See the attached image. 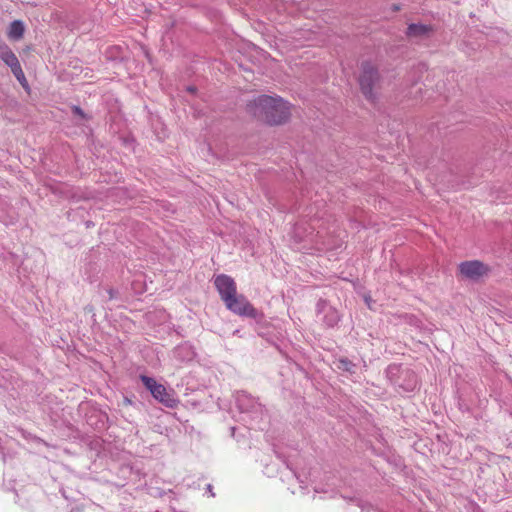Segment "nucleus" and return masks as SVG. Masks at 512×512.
Instances as JSON below:
<instances>
[{"label": "nucleus", "mask_w": 512, "mask_h": 512, "mask_svg": "<svg viewBox=\"0 0 512 512\" xmlns=\"http://www.w3.org/2000/svg\"><path fill=\"white\" fill-rule=\"evenodd\" d=\"M246 110L264 125L279 127L291 121L295 106L279 95L261 94L247 103Z\"/></svg>", "instance_id": "obj_1"}, {"label": "nucleus", "mask_w": 512, "mask_h": 512, "mask_svg": "<svg viewBox=\"0 0 512 512\" xmlns=\"http://www.w3.org/2000/svg\"><path fill=\"white\" fill-rule=\"evenodd\" d=\"M382 76L378 67L371 62L361 64L358 84L363 97L370 103H376L380 97Z\"/></svg>", "instance_id": "obj_2"}, {"label": "nucleus", "mask_w": 512, "mask_h": 512, "mask_svg": "<svg viewBox=\"0 0 512 512\" xmlns=\"http://www.w3.org/2000/svg\"><path fill=\"white\" fill-rule=\"evenodd\" d=\"M224 305L230 312L241 317L256 319L261 316V313L254 307L247 297L243 294H239L238 292L224 303Z\"/></svg>", "instance_id": "obj_3"}, {"label": "nucleus", "mask_w": 512, "mask_h": 512, "mask_svg": "<svg viewBox=\"0 0 512 512\" xmlns=\"http://www.w3.org/2000/svg\"><path fill=\"white\" fill-rule=\"evenodd\" d=\"M140 379L157 401L168 408H174L177 406L178 400L167 391L164 385L157 383L155 379L145 375H141Z\"/></svg>", "instance_id": "obj_4"}, {"label": "nucleus", "mask_w": 512, "mask_h": 512, "mask_svg": "<svg viewBox=\"0 0 512 512\" xmlns=\"http://www.w3.org/2000/svg\"><path fill=\"white\" fill-rule=\"evenodd\" d=\"M490 271V267L479 260L464 261L458 265L459 275L473 281H478L487 276Z\"/></svg>", "instance_id": "obj_5"}, {"label": "nucleus", "mask_w": 512, "mask_h": 512, "mask_svg": "<svg viewBox=\"0 0 512 512\" xmlns=\"http://www.w3.org/2000/svg\"><path fill=\"white\" fill-rule=\"evenodd\" d=\"M0 59L10 67L11 72L16 77V79L21 83L23 87H27V80L24 75V72L22 70L21 64L17 58V56L14 54V52L11 50V48L5 44L0 43Z\"/></svg>", "instance_id": "obj_6"}, {"label": "nucleus", "mask_w": 512, "mask_h": 512, "mask_svg": "<svg viewBox=\"0 0 512 512\" xmlns=\"http://www.w3.org/2000/svg\"><path fill=\"white\" fill-rule=\"evenodd\" d=\"M214 286L223 303H226L237 292L235 280L226 274H219L214 277Z\"/></svg>", "instance_id": "obj_7"}, {"label": "nucleus", "mask_w": 512, "mask_h": 512, "mask_svg": "<svg viewBox=\"0 0 512 512\" xmlns=\"http://www.w3.org/2000/svg\"><path fill=\"white\" fill-rule=\"evenodd\" d=\"M434 31L433 26L421 23L409 24L406 30L408 38H420L431 34Z\"/></svg>", "instance_id": "obj_8"}, {"label": "nucleus", "mask_w": 512, "mask_h": 512, "mask_svg": "<svg viewBox=\"0 0 512 512\" xmlns=\"http://www.w3.org/2000/svg\"><path fill=\"white\" fill-rule=\"evenodd\" d=\"M24 32H25V27H24L23 22L20 20H15L10 24V26L8 28L7 36L9 39L16 41V40H20L23 37Z\"/></svg>", "instance_id": "obj_9"}, {"label": "nucleus", "mask_w": 512, "mask_h": 512, "mask_svg": "<svg viewBox=\"0 0 512 512\" xmlns=\"http://www.w3.org/2000/svg\"><path fill=\"white\" fill-rule=\"evenodd\" d=\"M72 110H73V113H74L75 115H78V116H80V117H82V118H84V117H85V114H84L83 110H82L80 107H78V106H74V107L72 108Z\"/></svg>", "instance_id": "obj_10"}, {"label": "nucleus", "mask_w": 512, "mask_h": 512, "mask_svg": "<svg viewBox=\"0 0 512 512\" xmlns=\"http://www.w3.org/2000/svg\"><path fill=\"white\" fill-rule=\"evenodd\" d=\"M187 90L191 93H194L195 92V88L194 87H188Z\"/></svg>", "instance_id": "obj_11"}]
</instances>
